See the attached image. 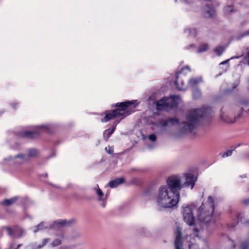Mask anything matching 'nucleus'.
<instances>
[{
	"mask_svg": "<svg viewBox=\"0 0 249 249\" xmlns=\"http://www.w3.org/2000/svg\"><path fill=\"white\" fill-rule=\"evenodd\" d=\"M207 109H192L186 115V121L181 124L180 133L191 134L199 125L202 119L206 117Z\"/></svg>",
	"mask_w": 249,
	"mask_h": 249,
	"instance_id": "1",
	"label": "nucleus"
},
{
	"mask_svg": "<svg viewBox=\"0 0 249 249\" xmlns=\"http://www.w3.org/2000/svg\"><path fill=\"white\" fill-rule=\"evenodd\" d=\"M179 198L180 197L173 193L167 187L162 185L159 188L156 200L160 207L172 208L177 205Z\"/></svg>",
	"mask_w": 249,
	"mask_h": 249,
	"instance_id": "2",
	"label": "nucleus"
},
{
	"mask_svg": "<svg viewBox=\"0 0 249 249\" xmlns=\"http://www.w3.org/2000/svg\"><path fill=\"white\" fill-rule=\"evenodd\" d=\"M136 100H132L116 103L115 107L119 108L112 111H106L105 116L101 120L102 122L106 123L115 117L122 116L123 118L129 115L136 107Z\"/></svg>",
	"mask_w": 249,
	"mask_h": 249,
	"instance_id": "3",
	"label": "nucleus"
},
{
	"mask_svg": "<svg viewBox=\"0 0 249 249\" xmlns=\"http://www.w3.org/2000/svg\"><path fill=\"white\" fill-rule=\"evenodd\" d=\"M214 209V199L211 196H209L207 201L203 202L198 209L199 220L205 223H209L212 220Z\"/></svg>",
	"mask_w": 249,
	"mask_h": 249,
	"instance_id": "4",
	"label": "nucleus"
},
{
	"mask_svg": "<svg viewBox=\"0 0 249 249\" xmlns=\"http://www.w3.org/2000/svg\"><path fill=\"white\" fill-rule=\"evenodd\" d=\"M27 161L25 154L20 153L14 156H10L3 159L2 164L4 165L11 166V172L14 174L21 173L22 165Z\"/></svg>",
	"mask_w": 249,
	"mask_h": 249,
	"instance_id": "5",
	"label": "nucleus"
},
{
	"mask_svg": "<svg viewBox=\"0 0 249 249\" xmlns=\"http://www.w3.org/2000/svg\"><path fill=\"white\" fill-rule=\"evenodd\" d=\"M235 113L234 118H232L229 116V112L224 110L222 109L220 112L221 119L224 122L227 123H233L235 122V119L239 118L242 116L244 113L249 115V102L243 101L240 103L239 106L235 108Z\"/></svg>",
	"mask_w": 249,
	"mask_h": 249,
	"instance_id": "6",
	"label": "nucleus"
},
{
	"mask_svg": "<svg viewBox=\"0 0 249 249\" xmlns=\"http://www.w3.org/2000/svg\"><path fill=\"white\" fill-rule=\"evenodd\" d=\"M179 98V96L176 95L163 97L156 102V108L159 110L170 111L177 107Z\"/></svg>",
	"mask_w": 249,
	"mask_h": 249,
	"instance_id": "7",
	"label": "nucleus"
},
{
	"mask_svg": "<svg viewBox=\"0 0 249 249\" xmlns=\"http://www.w3.org/2000/svg\"><path fill=\"white\" fill-rule=\"evenodd\" d=\"M72 221H73V220L67 221L66 220H58L55 221L53 224L42 222L34 228V232L36 233L39 231L46 229H52L57 230L62 227L70 225Z\"/></svg>",
	"mask_w": 249,
	"mask_h": 249,
	"instance_id": "8",
	"label": "nucleus"
},
{
	"mask_svg": "<svg viewBox=\"0 0 249 249\" xmlns=\"http://www.w3.org/2000/svg\"><path fill=\"white\" fill-rule=\"evenodd\" d=\"M164 186L167 187L173 193L180 197L179 191L182 189V185L179 177L173 176L169 177L166 181V185Z\"/></svg>",
	"mask_w": 249,
	"mask_h": 249,
	"instance_id": "9",
	"label": "nucleus"
},
{
	"mask_svg": "<svg viewBox=\"0 0 249 249\" xmlns=\"http://www.w3.org/2000/svg\"><path fill=\"white\" fill-rule=\"evenodd\" d=\"M49 126L48 125H42L36 126L35 131H22L18 133V136L22 138H35L37 137L43 132H49Z\"/></svg>",
	"mask_w": 249,
	"mask_h": 249,
	"instance_id": "10",
	"label": "nucleus"
},
{
	"mask_svg": "<svg viewBox=\"0 0 249 249\" xmlns=\"http://www.w3.org/2000/svg\"><path fill=\"white\" fill-rule=\"evenodd\" d=\"M190 71L191 70L189 67L185 66L180 71L176 73V80L175 83L178 90H184L186 89V86L184 84L183 77H184L187 73Z\"/></svg>",
	"mask_w": 249,
	"mask_h": 249,
	"instance_id": "11",
	"label": "nucleus"
},
{
	"mask_svg": "<svg viewBox=\"0 0 249 249\" xmlns=\"http://www.w3.org/2000/svg\"><path fill=\"white\" fill-rule=\"evenodd\" d=\"M194 208L193 205H187L183 208L182 211L183 220L189 226L193 225L195 222V217L193 213Z\"/></svg>",
	"mask_w": 249,
	"mask_h": 249,
	"instance_id": "12",
	"label": "nucleus"
},
{
	"mask_svg": "<svg viewBox=\"0 0 249 249\" xmlns=\"http://www.w3.org/2000/svg\"><path fill=\"white\" fill-rule=\"evenodd\" d=\"M184 176L185 178V181L184 185L186 187H190L192 189L196 181L197 177L192 173H187L184 174Z\"/></svg>",
	"mask_w": 249,
	"mask_h": 249,
	"instance_id": "13",
	"label": "nucleus"
},
{
	"mask_svg": "<svg viewBox=\"0 0 249 249\" xmlns=\"http://www.w3.org/2000/svg\"><path fill=\"white\" fill-rule=\"evenodd\" d=\"M8 235L13 238H20L23 233V230L20 227L15 226L13 228L6 227Z\"/></svg>",
	"mask_w": 249,
	"mask_h": 249,
	"instance_id": "14",
	"label": "nucleus"
},
{
	"mask_svg": "<svg viewBox=\"0 0 249 249\" xmlns=\"http://www.w3.org/2000/svg\"><path fill=\"white\" fill-rule=\"evenodd\" d=\"M93 190L96 192L97 195L98 196V199L100 201H103L102 204H101L103 207H105L106 206V203L104 201L107 199V195L105 196L102 191L99 188L98 185H97L95 187L93 188Z\"/></svg>",
	"mask_w": 249,
	"mask_h": 249,
	"instance_id": "15",
	"label": "nucleus"
},
{
	"mask_svg": "<svg viewBox=\"0 0 249 249\" xmlns=\"http://www.w3.org/2000/svg\"><path fill=\"white\" fill-rule=\"evenodd\" d=\"M177 235L175 241V247L176 249H182L181 242V231L179 227L177 228Z\"/></svg>",
	"mask_w": 249,
	"mask_h": 249,
	"instance_id": "16",
	"label": "nucleus"
},
{
	"mask_svg": "<svg viewBox=\"0 0 249 249\" xmlns=\"http://www.w3.org/2000/svg\"><path fill=\"white\" fill-rule=\"evenodd\" d=\"M56 238L55 239L51 244V247H57L62 244L64 239V236L63 233L56 234Z\"/></svg>",
	"mask_w": 249,
	"mask_h": 249,
	"instance_id": "17",
	"label": "nucleus"
},
{
	"mask_svg": "<svg viewBox=\"0 0 249 249\" xmlns=\"http://www.w3.org/2000/svg\"><path fill=\"white\" fill-rule=\"evenodd\" d=\"M179 124L178 119L175 118H170L163 121L161 124V126L163 127H166L168 125H175Z\"/></svg>",
	"mask_w": 249,
	"mask_h": 249,
	"instance_id": "18",
	"label": "nucleus"
},
{
	"mask_svg": "<svg viewBox=\"0 0 249 249\" xmlns=\"http://www.w3.org/2000/svg\"><path fill=\"white\" fill-rule=\"evenodd\" d=\"M124 181L123 178H117L109 182L108 185L110 188H113L117 187Z\"/></svg>",
	"mask_w": 249,
	"mask_h": 249,
	"instance_id": "19",
	"label": "nucleus"
},
{
	"mask_svg": "<svg viewBox=\"0 0 249 249\" xmlns=\"http://www.w3.org/2000/svg\"><path fill=\"white\" fill-rule=\"evenodd\" d=\"M202 80L201 77L191 78L188 81V86L192 89L196 88L198 84Z\"/></svg>",
	"mask_w": 249,
	"mask_h": 249,
	"instance_id": "20",
	"label": "nucleus"
},
{
	"mask_svg": "<svg viewBox=\"0 0 249 249\" xmlns=\"http://www.w3.org/2000/svg\"><path fill=\"white\" fill-rule=\"evenodd\" d=\"M50 239L45 238L43 239L41 244L36 245V244H32L29 245V248L30 249H41L42 248L44 247L49 242Z\"/></svg>",
	"mask_w": 249,
	"mask_h": 249,
	"instance_id": "21",
	"label": "nucleus"
},
{
	"mask_svg": "<svg viewBox=\"0 0 249 249\" xmlns=\"http://www.w3.org/2000/svg\"><path fill=\"white\" fill-rule=\"evenodd\" d=\"M25 155L27 158V161H29L30 158L37 157L39 155V152L36 149L31 148L28 150L27 153Z\"/></svg>",
	"mask_w": 249,
	"mask_h": 249,
	"instance_id": "22",
	"label": "nucleus"
},
{
	"mask_svg": "<svg viewBox=\"0 0 249 249\" xmlns=\"http://www.w3.org/2000/svg\"><path fill=\"white\" fill-rule=\"evenodd\" d=\"M116 124L113 125L111 129H108L104 131L103 133V136L104 139L107 141L108 139L113 134L116 129Z\"/></svg>",
	"mask_w": 249,
	"mask_h": 249,
	"instance_id": "23",
	"label": "nucleus"
},
{
	"mask_svg": "<svg viewBox=\"0 0 249 249\" xmlns=\"http://www.w3.org/2000/svg\"><path fill=\"white\" fill-rule=\"evenodd\" d=\"M204 10L208 15V17L212 18L215 14L214 8L211 5H206Z\"/></svg>",
	"mask_w": 249,
	"mask_h": 249,
	"instance_id": "24",
	"label": "nucleus"
},
{
	"mask_svg": "<svg viewBox=\"0 0 249 249\" xmlns=\"http://www.w3.org/2000/svg\"><path fill=\"white\" fill-rule=\"evenodd\" d=\"M18 199V197L15 196L13 198L8 199H5L1 202V204L5 206H10L13 204Z\"/></svg>",
	"mask_w": 249,
	"mask_h": 249,
	"instance_id": "25",
	"label": "nucleus"
},
{
	"mask_svg": "<svg viewBox=\"0 0 249 249\" xmlns=\"http://www.w3.org/2000/svg\"><path fill=\"white\" fill-rule=\"evenodd\" d=\"M209 49V45L206 43H202L199 46L197 51V53H201L207 51Z\"/></svg>",
	"mask_w": 249,
	"mask_h": 249,
	"instance_id": "26",
	"label": "nucleus"
},
{
	"mask_svg": "<svg viewBox=\"0 0 249 249\" xmlns=\"http://www.w3.org/2000/svg\"><path fill=\"white\" fill-rule=\"evenodd\" d=\"M184 32L188 36L195 37L196 35V30L195 28L186 29L184 30Z\"/></svg>",
	"mask_w": 249,
	"mask_h": 249,
	"instance_id": "27",
	"label": "nucleus"
},
{
	"mask_svg": "<svg viewBox=\"0 0 249 249\" xmlns=\"http://www.w3.org/2000/svg\"><path fill=\"white\" fill-rule=\"evenodd\" d=\"M225 49L226 48L224 46H219L215 47L213 50V52L216 53L217 56H219L222 55Z\"/></svg>",
	"mask_w": 249,
	"mask_h": 249,
	"instance_id": "28",
	"label": "nucleus"
},
{
	"mask_svg": "<svg viewBox=\"0 0 249 249\" xmlns=\"http://www.w3.org/2000/svg\"><path fill=\"white\" fill-rule=\"evenodd\" d=\"M193 96L194 99H198L201 97V91L197 88L192 89Z\"/></svg>",
	"mask_w": 249,
	"mask_h": 249,
	"instance_id": "29",
	"label": "nucleus"
},
{
	"mask_svg": "<svg viewBox=\"0 0 249 249\" xmlns=\"http://www.w3.org/2000/svg\"><path fill=\"white\" fill-rule=\"evenodd\" d=\"M241 144H237L235 147H234V149L233 150H229L226 151L225 153H224L222 156L223 158H226L228 157L229 156H230L231 155L232 153V151L235 149L236 147L239 146Z\"/></svg>",
	"mask_w": 249,
	"mask_h": 249,
	"instance_id": "30",
	"label": "nucleus"
},
{
	"mask_svg": "<svg viewBox=\"0 0 249 249\" xmlns=\"http://www.w3.org/2000/svg\"><path fill=\"white\" fill-rule=\"evenodd\" d=\"M233 12H235V10H234L232 5L227 6L224 8V13L226 15Z\"/></svg>",
	"mask_w": 249,
	"mask_h": 249,
	"instance_id": "31",
	"label": "nucleus"
},
{
	"mask_svg": "<svg viewBox=\"0 0 249 249\" xmlns=\"http://www.w3.org/2000/svg\"><path fill=\"white\" fill-rule=\"evenodd\" d=\"M21 246L22 244H18L16 246L15 243H12L10 245V249H18Z\"/></svg>",
	"mask_w": 249,
	"mask_h": 249,
	"instance_id": "32",
	"label": "nucleus"
},
{
	"mask_svg": "<svg viewBox=\"0 0 249 249\" xmlns=\"http://www.w3.org/2000/svg\"><path fill=\"white\" fill-rule=\"evenodd\" d=\"M148 139L152 142H155L156 140L157 137L155 134H152L148 136Z\"/></svg>",
	"mask_w": 249,
	"mask_h": 249,
	"instance_id": "33",
	"label": "nucleus"
},
{
	"mask_svg": "<svg viewBox=\"0 0 249 249\" xmlns=\"http://www.w3.org/2000/svg\"><path fill=\"white\" fill-rule=\"evenodd\" d=\"M196 48V45L194 44H191L188 46H187L186 47V49L187 50H195Z\"/></svg>",
	"mask_w": 249,
	"mask_h": 249,
	"instance_id": "34",
	"label": "nucleus"
},
{
	"mask_svg": "<svg viewBox=\"0 0 249 249\" xmlns=\"http://www.w3.org/2000/svg\"><path fill=\"white\" fill-rule=\"evenodd\" d=\"M105 150L107 153H109V154H112L113 153V149H111L110 147H108V148L106 147Z\"/></svg>",
	"mask_w": 249,
	"mask_h": 249,
	"instance_id": "35",
	"label": "nucleus"
},
{
	"mask_svg": "<svg viewBox=\"0 0 249 249\" xmlns=\"http://www.w3.org/2000/svg\"><path fill=\"white\" fill-rule=\"evenodd\" d=\"M243 214H241V213H239L237 215V221L236 222V224H237V223L239 222V221H242V218L243 217Z\"/></svg>",
	"mask_w": 249,
	"mask_h": 249,
	"instance_id": "36",
	"label": "nucleus"
},
{
	"mask_svg": "<svg viewBox=\"0 0 249 249\" xmlns=\"http://www.w3.org/2000/svg\"><path fill=\"white\" fill-rule=\"evenodd\" d=\"M242 36L243 37L246 36H249V30H248L246 31V32H245L244 33H243L242 34Z\"/></svg>",
	"mask_w": 249,
	"mask_h": 249,
	"instance_id": "37",
	"label": "nucleus"
},
{
	"mask_svg": "<svg viewBox=\"0 0 249 249\" xmlns=\"http://www.w3.org/2000/svg\"><path fill=\"white\" fill-rule=\"evenodd\" d=\"M182 2H184L186 3H190L192 0H179Z\"/></svg>",
	"mask_w": 249,
	"mask_h": 249,
	"instance_id": "38",
	"label": "nucleus"
},
{
	"mask_svg": "<svg viewBox=\"0 0 249 249\" xmlns=\"http://www.w3.org/2000/svg\"><path fill=\"white\" fill-rule=\"evenodd\" d=\"M194 230L195 231L194 236H196V237H198V235L197 234V233L198 232V230L196 228H195Z\"/></svg>",
	"mask_w": 249,
	"mask_h": 249,
	"instance_id": "39",
	"label": "nucleus"
},
{
	"mask_svg": "<svg viewBox=\"0 0 249 249\" xmlns=\"http://www.w3.org/2000/svg\"><path fill=\"white\" fill-rule=\"evenodd\" d=\"M243 203L246 205H248L249 204V198L248 199H245V200H243Z\"/></svg>",
	"mask_w": 249,
	"mask_h": 249,
	"instance_id": "40",
	"label": "nucleus"
},
{
	"mask_svg": "<svg viewBox=\"0 0 249 249\" xmlns=\"http://www.w3.org/2000/svg\"><path fill=\"white\" fill-rule=\"evenodd\" d=\"M229 61V59H228L226 61H223L220 63V65H224L225 64H227Z\"/></svg>",
	"mask_w": 249,
	"mask_h": 249,
	"instance_id": "41",
	"label": "nucleus"
},
{
	"mask_svg": "<svg viewBox=\"0 0 249 249\" xmlns=\"http://www.w3.org/2000/svg\"><path fill=\"white\" fill-rule=\"evenodd\" d=\"M59 249H70V248L68 246H62Z\"/></svg>",
	"mask_w": 249,
	"mask_h": 249,
	"instance_id": "42",
	"label": "nucleus"
},
{
	"mask_svg": "<svg viewBox=\"0 0 249 249\" xmlns=\"http://www.w3.org/2000/svg\"><path fill=\"white\" fill-rule=\"evenodd\" d=\"M247 59L248 64L249 65V52H248L247 53Z\"/></svg>",
	"mask_w": 249,
	"mask_h": 249,
	"instance_id": "43",
	"label": "nucleus"
},
{
	"mask_svg": "<svg viewBox=\"0 0 249 249\" xmlns=\"http://www.w3.org/2000/svg\"><path fill=\"white\" fill-rule=\"evenodd\" d=\"M17 105V103H13L11 104V106L12 107L14 108H16V106Z\"/></svg>",
	"mask_w": 249,
	"mask_h": 249,
	"instance_id": "44",
	"label": "nucleus"
},
{
	"mask_svg": "<svg viewBox=\"0 0 249 249\" xmlns=\"http://www.w3.org/2000/svg\"><path fill=\"white\" fill-rule=\"evenodd\" d=\"M240 56H233L231 58V59H234V58H239Z\"/></svg>",
	"mask_w": 249,
	"mask_h": 249,
	"instance_id": "45",
	"label": "nucleus"
},
{
	"mask_svg": "<svg viewBox=\"0 0 249 249\" xmlns=\"http://www.w3.org/2000/svg\"><path fill=\"white\" fill-rule=\"evenodd\" d=\"M245 224H249V221H247L246 222H244Z\"/></svg>",
	"mask_w": 249,
	"mask_h": 249,
	"instance_id": "46",
	"label": "nucleus"
},
{
	"mask_svg": "<svg viewBox=\"0 0 249 249\" xmlns=\"http://www.w3.org/2000/svg\"><path fill=\"white\" fill-rule=\"evenodd\" d=\"M47 176H48V174H45V176L46 177H47Z\"/></svg>",
	"mask_w": 249,
	"mask_h": 249,
	"instance_id": "47",
	"label": "nucleus"
},
{
	"mask_svg": "<svg viewBox=\"0 0 249 249\" xmlns=\"http://www.w3.org/2000/svg\"><path fill=\"white\" fill-rule=\"evenodd\" d=\"M236 86H237V84L236 85V86L234 87V88H235Z\"/></svg>",
	"mask_w": 249,
	"mask_h": 249,
	"instance_id": "48",
	"label": "nucleus"
},
{
	"mask_svg": "<svg viewBox=\"0 0 249 249\" xmlns=\"http://www.w3.org/2000/svg\"><path fill=\"white\" fill-rule=\"evenodd\" d=\"M3 112H2L1 113H0V115Z\"/></svg>",
	"mask_w": 249,
	"mask_h": 249,
	"instance_id": "49",
	"label": "nucleus"
}]
</instances>
